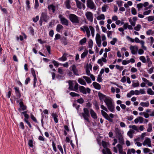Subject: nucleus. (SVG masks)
<instances>
[{
  "mask_svg": "<svg viewBox=\"0 0 154 154\" xmlns=\"http://www.w3.org/2000/svg\"><path fill=\"white\" fill-rule=\"evenodd\" d=\"M28 145L29 147L32 148L33 147V143L32 140H29L28 142Z\"/></svg>",
  "mask_w": 154,
  "mask_h": 154,
  "instance_id": "obj_56",
  "label": "nucleus"
},
{
  "mask_svg": "<svg viewBox=\"0 0 154 154\" xmlns=\"http://www.w3.org/2000/svg\"><path fill=\"white\" fill-rule=\"evenodd\" d=\"M88 54V51L87 50H85V51L82 54L81 56L82 58H84L86 57Z\"/></svg>",
  "mask_w": 154,
  "mask_h": 154,
  "instance_id": "obj_41",
  "label": "nucleus"
},
{
  "mask_svg": "<svg viewBox=\"0 0 154 154\" xmlns=\"http://www.w3.org/2000/svg\"><path fill=\"white\" fill-rule=\"evenodd\" d=\"M147 93L151 95H153L154 94V92L151 89L148 88L147 90Z\"/></svg>",
  "mask_w": 154,
  "mask_h": 154,
  "instance_id": "obj_48",
  "label": "nucleus"
},
{
  "mask_svg": "<svg viewBox=\"0 0 154 154\" xmlns=\"http://www.w3.org/2000/svg\"><path fill=\"white\" fill-rule=\"evenodd\" d=\"M86 5L87 7L91 10H95L96 9V6L92 0H87L86 1Z\"/></svg>",
  "mask_w": 154,
  "mask_h": 154,
  "instance_id": "obj_4",
  "label": "nucleus"
},
{
  "mask_svg": "<svg viewBox=\"0 0 154 154\" xmlns=\"http://www.w3.org/2000/svg\"><path fill=\"white\" fill-rule=\"evenodd\" d=\"M14 89L15 90L16 96L17 97L16 99H20L21 95L20 91L19 90V88L17 87H15L14 88Z\"/></svg>",
  "mask_w": 154,
  "mask_h": 154,
  "instance_id": "obj_13",
  "label": "nucleus"
},
{
  "mask_svg": "<svg viewBox=\"0 0 154 154\" xmlns=\"http://www.w3.org/2000/svg\"><path fill=\"white\" fill-rule=\"evenodd\" d=\"M86 42V38H84L80 41L79 44L81 45H83Z\"/></svg>",
  "mask_w": 154,
  "mask_h": 154,
  "instance_id": "obj_43",
  "label": "nucleus"
},
{
  "mask_svg": "<svg viewBox=\"0 0 154 154\" xmlns=\"http://www.w3.org/2000/svg\"><path fill=\"white\" fill-rule=\"evenodd\" d=\"M141 28V26L140 24H137V26H135L134 29L135 30L137 31H139Z\"/></svg>",
  "mask_w": 154,
  "mask_h": 154,
  "instance_id": "obj_46",
  "label": "nucleus"
},
{
  "mask_svg": "<svg viewBox=\"0 0 154 154\" xmlns=\"http://www.w3.org/2000/svg\"><path fill=\"white\" fill-rule=\"evenodd\" d=\"M31 71L32 75L34 77L33 86L34 87H36L35 84L37 82V79L35 73V71L34 69L33 68H32Z\"/></svg>",
  "mask_w": 154,
  "mask_h": 154,
  "instance_id": "obj_15",
  "label": "nucleus"
},
{
  "mask_svg": "<svg viewBox=\"0 0 154 154\" xmlns=\"http://www.w3.org/2000/svg\"><path fill=\"white\" fill-rule=\"evenodd\" d=\"M126 38L128 40L130 41L131 42H134V39L131 38L128 36H127Z\"/></svg>",
  "mask_w": 154,
  "mask_h": 154,
  "instance_id": "obj_63",
  "label": "nucleus"
},
{
  "mask_svg": "<svg viewBox=\"0 0 154 154\" xmlns=\"http://www.w3.org/2000/svg\"><path fill=\"white\" fill-rule=\"evenodd\" d=\"M71 67V68L72 71H73L74 74L76 75H79V74L78 73V70L76 68L75 65H72Z\"/></svg>",
  "mask_w": 154,
  "mask_h": 154,
  "instance_id": "obj_20",
  "label": "nucleus"
},
{
  "mask_svg": "<svg viewBox=\"0 0 154 154\" xmlns=\"http://www.w3.org/2000/svg\"><path fill=\"white\" fill-rule=\"evenodd\" d=\"M68 55V54L66 53H64L62 56V57L59 59V60L60 61H64L67 60L66 56Z\"/></svg>",
  "mask_w": 154,
  "mask_h": 154,
  "instance_id": "obj_26",
  "label": "nucleus"
},
{
  "mask_svg": "<svg viewBox=\"0 0 154 154\" xmlns=\"http://www.w3.org/2000/svg\"><path fill=\"white\" fill-rule=\"evenodd\" d=\"M113 32L111 31H108L106 32L108 38H112V35Z\"/></svg>",
  "mask_w": 154,
  "mask_h": 154,
  "instance_id": "obj_44",
  "label": "nucleus"
},
{
  "mask_svg": "<svg viewBox=\"0 0 154 154\" xmlns=\"http://www.w3.org/2000/svg\"><path fill=\"white\" fill-rule=\"evenodd\" d=\"M29 4L30 2L28 0H27L26 1V4L27 7V9L28 10H29L30 8Z\"/></svg>",
  "mask_w": 154,
  "mask_h": 154,
  "instance_id": "obj_60",
  "label": "nucleus"
},
{
  "mask_svg": "<svg viewBox=\"0 0 154 154\" xmlns=\"http://www.w3.org/2000/svg\"><path fill=\"white\" fill-rule=\"evenodd\" d=\"M104 102L107 106L110 105L113 103L112 99L109 97H107L105 99Z\"/></svg>",
  "mask_w": 154,
  "mask_h": 154,
  "instance_id": "obj_17",
  "label": "nucleus"
},
{
  "mask_svg": "<svg viewBox=\"0 0 154 154\" xmlns=\"http://www.w3.org/2000/svg\"><path fill=\"white\" fill-rule=\"evenodd\" d=\"M55 7L53 5H48V9L50 10H52L53 13H54L55 11Z\"/></svg>",
  "mask_w": 154,
  "mask_h": 154,
  "instance_id": "obj_32",
  "label": "nucleus"
},
{
  "mask_svg": "<svg viewBox=\"0 0 154 154\" xmlns=\"http://www.w3.org/2000/svg\"><path fill=\"white\" fill-rule=\"evenodd\" d=\"M90 113L91 117L94 119H96L97 118V114L92 109H91L90 110Z\"/></svg>",
  "mask_w": 154,
  "mask_h": 154,
  "instance_id": "obj_23",
  "label": "nucleus"
},
{
  "mask_svg": "<svg viewBox=\"0 0 154 154\" xmlns=\"http://www.w3.org/2000/svg\"><path fill=\"white\" fill-rule=\"evenodd\" d=\"M129 128H132L134 130L137 131H138L139 130L137 126L135 125H130L129 126Z\"/></svg>",
  "mask_w": 154,
  "mask_h": 154,
  "instance_id": "obj_45",
  "label": "nucleus"
},
{
  "mask_svg": "<svg viewBox=\"0 0 154 154\" xmlns=\"http://www.w3.org/2000/svg\"><path fill=\"white\" fill-rule=\"evenodd\" d=\"M121 145V144H119L117 145V146L119 149V152L123 151L122 146Z\"/></svg>",
  "mask_w": 154,
  "mask_h": 154,
  "instance_id": "obj_51",
  "label": "nucleus"
},
{
  "mask_svg": "<svg viewBox=\"0 0 154 154\" xmlns=\"http://www.w3.org/2000/svg\"><path fill=\"white\" fill-rule=\"evenodd\" d=\"M93 85L94 88L97 89L99 90L101 88L100 85L96 82H94L93 83Z\"/></svg>",
  "mask_w": 154,
  "mask_h": 154,
  "instance_id": "obj_29",
  "label": "nucleus"
},
{
  "mask_svg": "<svg viewBox=\"0 0 154 154\" xmlns=\"http://www.w3.org/2000/svg\"><path fill=\"white\" fill-rule=\"evenodd\" d=\"M131 53L133 54H137L138 50V47L136 45L131 46L130 47Z\"/></svg>",
  "mask_w": 154,
  "mask_h": 154,
  "instance_id": "obj_9",
  "label": "nucleus"
},
{
  "mask_svg": "<svg viewBox=\"0 0 154 154\" xmlns=\"http://www.w3.org/2000/svg\"><path fill=\"white\" fill-rule=\"evenodd\" d=\"M93 45V42L91 40H90L88 42V46L89 48H92Z\"/></svg>",
  "mask_w": 154,
  "mask_h": 154,
  "instance_id": "obj_50",
  "label": "nucleus"
},
{
  "mask_svg": "<svg viewBox=\"0 0 154 154\" xmlns=\"http://www.w3.org/2000/svg\"><path fill=\"white\" fill-rule=\"evenodd\" d=\"M139 43H140L141 45V47L143 49L145 50H147V48L144 46L145 42L144 41L141 40Z\"/></svg>",
  "mask_w": 154,
  "mask_h": 154,
  "instance_id": "obj_37",
  "label": "nucleus"
},
{
  "mask_svg": "<svg viewBox=\"0 0 154 154\" xmlns=\"http://www.w3.org/2000/svg\"><path fill=\"white\" fill-rule=\"evenodd\" d=\"M8 90L9 91L8 92V93L6 95V97L7 98H9L11 97V94L12 89L11 88H9Z\"/></svg>",
  "mask_w": 154,
  "mask_h": 154,
  "instance_id": "obj_42",
  "label": "nucleus"
},
{
  "mask_svg": "<svg viewBox=\"0 0 154 154\" xmlns=\"http://www.w3.org/2000/svg\"><path fill=\"white\" fill-rule=\"evenodd\" d=\"M101 112L102 115L106 119L110 122H112V119H111L108 114L104 110H101Z\"/></svg>",
  "mask_w": 154,
  "mask_h": 154,
  "instance_id": "obj_11",
  "label": "nucleus"
},
{
  "mask_svg": "<svg viewBox=\"0 0 154 154\" xmlns=\"http://www.w3.org/2000/svg\"><path fill=\"white\" fill-rule=\"evenodd\" d=\"M20 128L21 129L24 130L25 129V127L23 123L22 122H21L20 123Z\"/></svg>",
  "mask_w": 154,
  "mask_h": 154,
  "instance_id": "obj_62",
  "label": "nucleus"
},
{
  "mask_svg": "<svg viewBox=\"0 0 154 154\" xmlns=\"http://www.w3.org/2000/svg\"><path fill=\"white\" fill-rule=\"evenodd\" d=\"M78 88L79 85L77 82H75V85L74 86V89H73V90L77 92L78 90Z\"/></svg>",
  "mask_w": 154,
  "mask_h": 154,
  "instance_id": "obj_54",
  "label": "nucleus"
},
{
  "mask_svg": "<svg viewBox=\"0 0 154 154\" xmlns=\"http://www.w3.org/2000/svg\"><path fill=\"white\" fill-rule=\"evenodd\" d=\"M119 142L121 144L123 145L124 144V141L123 136L122 135L118 137Z\"/></svg>",
  "mask_w": 154,
  "mask_h": 154,
  "instance_id": "obj_25",
  "label": "nucleus"
},
{
  "mask_svg": "<svg viewBox=\"0 0 154 154\" xmlns=\"http://www.w3.org/2000/svg\"><path fill=\"white\" fill-rule=\"evenodd\" d=\"M69 87V89L70 90H73V83L72 81L69 80L68 82Z\"/></svg>",
  "mask_w": 154,
  "mask_h": 154,
  "instance_id": "obj_33",
  "label": "nucleus"
},
{
  "mask_svg": "<svg viewBox=\"0 0 154 154\" xmlns=\"http://www.w3.org/2000/svg\"><path fill=\"white\" fill-rule=\"evenodd\" d=\"M89 29L91 31L92 36L94 37V29L92 26H89V28L87 26H83L82 27L80 28V29L81 31L84 32H86L88 37L90 36L91 35Z\"/></svg>",
  "mask_w": 154,
  "mask_h": 154,
  "instance_id": "obj_1",
  "label": "nucleus"
},
{
  "mask_svg": "<svg viewBox=\"0 0 154 154\" xmlns=\"http://www.w3.org/2000/svg\"><path fill=\"white\" fill-rule=\"evenodd\" d=\"M84 119L88 122H90L89 117H90L89 111L87 108H84L83 112L81 114Z\"/></svg>",
  "mask_w": 154,
  "mask_h": 154,
  "instance_id": "obj_2",
  "label": "nucleus"
},
{
  "mask_svg": "<svg viewBox=\"0 0 154 154\" xmlns=\"http://www.w3.org/2000/svg\"><path fill=\"white\" fill-rule=\"evenodd\" d=\"M63 28V26L60 24H58L57 26L56 30L58 32H60V30Z\"/></svg>",
  "mask_w": 154,
  "mask_h": 154,
  "instance_id": "obj_39",
  "label": "nucleus"
},
{
  "mask_svg": "<svg viewBox=\"0 0 154 154\" xmlns=\"http://www.w3.org/2000/svg\"><path fill=\"white\" fill-rule=\"evenodd\" d=\"M96 40L97 44L98 47H100L101 44L100 36L98 33H97L96 37Z\"/></svg>",
  "mask_w": 154,
  "mask_h": 154,
  "instance_id": "obj_10",
  "label": "nucleus"
},
{
  "mask_svg": "<svg viewBox=\"0 0 154 154\" xmlns=\"http://www.w3.org/2000/svg\"><path fill=\"white\" fill-rule=\"evenodd\" d=\"M69 94L72 97H79V94L75 92H71Z\"/></svg>",
  "mask_w": 154,
  "mask_h": 154,
  "instance_id": "obj_52",
  "label": "nucleus"
},
{
  "mask_svg": "<svg viewBox=\"0 0 154 154\" xmlns=\"http://www.w3.org/2000/svg\"><path fill=\"white\" fill-rule=\"evenodd\" d=\"M114 132L117 137L122 135L121 130L118 128H115Z\"/></svg>",
  "mask_w": 154,
  "mask_h": 154,
  "instance_id": "obj_18",
  "label": "nucleus"
},
{
  "mask_svg": "<svg viewBox=\"0 0 154 154\" xmlns=\"http://www.w3.org/2000/svg\"><path fill=\"white\" fill-rule=\"evenodd\" d=\"M78 82L80 84H81L86 85V83L85 81L82 79L79 78L78 79Z\"/></svg>",
  "mask_w": 154,
  "mask_h": 154,
  "instance_id": "obj_35",
  "label": "nucleus"
},
{
  "mask_svg": "<svg viewBox=\"0 0 154 154\" xmlns=\"http://www.w3.org/2000/svg\"><path fill=\"white\" fill-rule=\"evenodd\" d=\"M77 101L78 103L80 104H82L84 103V100L82 98H81L77 100Z\"/></svg>",
  "mask_w": 154,
  "mask_h": 154,
  "instance_id": "obj_58",
  "label": "nucleus"
},
{
  "mask_svg": "<svg viewBox=\"0 0 154 154\" xmlns=\"http://www.w3.org/2000/svg\"><path fill=\"white\" fill-rule=\"evenodd\" d=\"M102 61L104 63H106V62L107 60L106 59L102 57L101 59H99L97 61V63L100 64L101 66H102L103 65Z\"/></svg>",
  "mask_w": 154,
  "mask_h": 154,
  "instance_id": "obj_24",
  "label": "nucleus"
},
{
  "mask_svg": "<svg viewBox=\"0 0 154 154\" xmlns=\"http://www.w3.org/2000/svg\"><path fill=\"white\" fill-rule=\"evenodd\" d=\"M70 1L69 0H66L65 2V5L66 8L68 9H69L71 8L70 5Z\"/></svg>",
  "mask_w": 154,
  "mask_h": 154,
  "instance_id": "obj_40",
  "label": "nucleus"
},
{
  "mask_svg": "<svg viewBox=\"0 0 154 154\" xmlns=\"http://www.w3.org/2000/svg\"><path fill=\"white\" fill-rule=\"evenodd\" d=\"M59 18L60 19L61 23L62 24L66 26H68L69 24L68 20L62 15H59Z\"/></svg>",
  "mask_w": 154,
  "mask_h": 154,
  "instance_id": "obj_7",
  "label": "nucleus"
},
{
  "mask_svg": "<svg viewBox=\"0 0 154 154\" xmlns=\"http://www.w3.org/2000/svg\"><path fill=\"white\" fill-rule=\"evenodd\" d=\"M47 20V14L45 13H42L40 18V21L42 22H46Z\"/></svg>",
  "mask_w": 154,
  "mask_h": 154,
  "instance_id": "obj_22",
  "label": "nucleus"
},
{
  "mask_svg": "<svg viewBox=\"0 0 154 154\" xmlns=\"http://www.w3.org/2000/svg\"><path fill=\"white\" fill-rule=\"evenodd\" d=\"M131 13L132 14L135 15L137 14V11L136 9L134 8H131Z\"/></svg>",
  "mask_w": 154,
  "mask_h": 154,
  "instance_id": "obj_55",
  "label": "nucleus"
},
{
  "mask_svg": "<svg viewBox=\"0 0 154 154\" xmlns=\"http://www.w3.org/2000/svg\"><path fill=\"white\" fill-rule=\"evenodd\" d=\"M101 112L102 115L106 119L110 122H112V119H111L108 114L104 110H101Z\"/></svg>",
  "mask_w": 154,
  "mask_h": 154,
  "instance_id": "obj_12",
  "label": "nucleus"
},
{
  "mask_svg": "<svg viewBox=\"0 0 154 154\" xmlns=\"http://www.w3.org/2000/svg\"><path fill=\"white\" fill-rule=\"evenodd\" d=\"M142 144L143 146L147 145L149 147H151V144L150 139L148 138H146Z\"/></svg>",
  "mask_w": 154,
  "mask_h": 154,
  "instance_id": "obj_16",
  "label": "nucleus"
},
{
  "mask_svg": "<svg viewBox=\"0 0 154 154\" xmlns=\"http://www.w3.org/2000/svg\"><path fill=\"white\" fill-rule=\"evenodd\" d=\"M140 84L139 82L137 81V82L133 83L132 84V86L134 87H137L139 86Z\"/></svg>",
  "mask_w": 154,
  "mask_h": 154,
  "instance_id": "obj_57",
  "label": "nucleus"
},
{
  "mask_svg": "<svg viewBox=\"0 0 154 154\" xmlns=\"http://www.w3.org/2000/svg\"><path fill=\"white\" fill-rule=\"evenodd\" d=\"M87 19L91 22H92L94 18L93 14L90 11H87L85 13Z\"/></svg>",
  "mask_w": 154,
  "mask_h": 154,
  "instance_id": "obj_8",
  "label": "nucleus"
},
{
  "mask_svg": "<svg viewBox=\"0 0 154 154\" xmlns=\"http://www.w3.org/2000/svg\"><path fill=\"white\" fill-rule=\"evenodd\" d=\"M108 109L111 112H113L115 110V107L114 103L107 106Z\"/></svg>",
  "mask_w": 154,
  "mask_h": 154,
  "instance_id": "obj_28",
  "label": "nucleus"
},
{
  "mask_svg": "<svg viewBox=\"0 0 154 154\" xmlns=\"http://www.w3.org/2000/svg\"><path fill=\"white\" fill-rule=\"evenodd\" d=\"M140 105L143 107H147L149 105V103L148 101L145 102H141L140 103Z\"/></svg>",
  "mask_w": 154,
  "mask_h": 154,
  "instance_id": "obj_34",
  "label": "nucleus"
},
{
  "mask_svg": "<svg viewBox=\"0 0 154 154\" xmlns=\"http://www.w3.org/2000/svg\"><path fill=\"white\" fill-rule=\"evenodd\" d=\"M83 78L85 80L88 84H90L91 83V81L90 78L87 76H83Z\"/></svg>",
  "mask_w": 154,
  "mask_h": 154,
  "instance_id": "obj_36",
  "label": "nucleus"
},
{
  "mask_svg": "<svg viewBox=\"0 0 154 154\" xmlns=\"http://www.w3.org/2000/svg\"><path fill=\"white\" fill-rule=\"evenodd\" d=\"M152 130V124L150 123L148 124V128L147 129V131L148 132H150Z\"/></svg>",
  "mask_w": 154,
  "mask_h": 154,
  "instance_id": "obj_49",
  "label": "nucleus"
},
{
  "mask_svg": "<svg viewBox=\"0 0 154 154\" xmlns=\"http://www.w3.org/2000/svg\"><path fill=\"white\" fill-rule=\"evenodd\" d=\"M69 19L72 23H79V17L75 14H70L69 15Z\"/></svg>",
  "mask_w": 154,
  "mask_h": 154,
  "instance_id": "obj_3",
  "label": "nucleus"
},
{
  "mask_svg": "<svg viewBox=\"0 0 154 154\" xmlns=\"http://www.w3.org/2000/svg\"><path fill=\"white\" fill-rule=\"evenodd\" d=\"M102 144L104 149L102 150V152L104 154H112L110 149L107 148V144L106 142L102 141Z\"/></svg>",
  "mask_w": 154,
  "mask_h": 154,
  "instance_id": "obj_5",
  "label": "nucleus"
},
{
  "mask_svg": "<svg viewBox=\"0 0 154 154\" xmlns=\"http://www.w3.org/2000/svg\"><path fill=\"white\" fill-rule=\"evenodd\" d=\"M147 57V62L148 63V66L149 67H150L152 65V63L150 59L148 57V56Z\"/></svg>",
  "mask_w": 154,
  "mask_h": 154,
  "instance_id": "obj_47",
  "label": "nucleus"
},
{
  "mask_svg": "<svg viewBox=\"0 0 154 154\" xmlns=\"http://www.w3.org/2000/svg\"><path fill=\"white\" fill-rule=\"evenodd\" d=\"M105 18V17L103 14H101L100 15L97 16V18L98 20H104Z\"/></svg>",
  "mask_w": 154,
  "mask_h": 154,
  "instance_id": "obj_38",
  "label": "nucleus"
},
{
  "mask_svg": "<svg viewBox=\"0 0 154 154\" xmlns=\"http://www.w3.org/2000/svg\"><path fill=\"white\" fill-rule=\"evenodd\" d=\"M117 41V39L116 38H113L112 40L110 42V43L111 45H114Z\"/></svg>",
  "mask_w": 154,
  "mask_h": 154,
  "instance_id": "obj_59",
  "label": "nucleus"
},
{
  "mask_svg": "<svg viewBox=\"0 0 154 154\" xmlns=\"http://www.w3.org/2000/svg\"><path fill=\"white\" fill-rule=\"evenodd\" d=\"M31 71L32 75L34 77L33 86L34 87H36L35 84L37 82V79L35 73V71L34 69L33 68H32Z\"/></svg>",
  "mask_w": 154,
  "mask_h": 154,
  "instance_id": "obj_14",
  "label": "nucleus"
},
{
  "mask_svg": "<svg viewBox=\"0 0 154 154\" xmlns=\"http://www.w3.org/2000/svg\"><path fill=\"white\" fill-rule=\"evenodd\" d=\"M52 116L54 119V121L56 123H57L58 122V120L57 119L58 115L56 113H53L52 114Z\"/></svg>",
  "mask_w": 154,
  "mask_h": 154,
  "instance_id": "obj_31",
  "label": "nucleus"
},
{
  "mask_svg": "<svg viewBox=\"0 0 154 154\" xmlns=\"http://www.w3.org/2000/svg\"><path fill=\"white\" fill-rule=\"evenodd\" d=\"M140 60L143 63L146 62V59L145 57L144 56H141L140 57Z\"/></svg>",
  "mask_w": 154,
  "mask_h": 154,
  "instance_id": "obj_53",
  "label": "nucleus"
},
{
  "mask_svg": "<svg viewBox=\"0 0 154 154\" xmlns=\"http://www.w3.org/2000/svg\"><path fill=\"white\" fill-rule=\"evenodd\" d=\"M116 67L117 69H118L120 71H122V70L123 69V66H120L118 65H116Z\"/></svg>",
  "mask_w": 154,
  "mask_h": 154,
  "instance_id": "obj_61",
  "label": "nucleus"
},
{
  "mask_svg": "<svg viewBox=\"0 0 154 154\" xmlns=\"http://www.w3.org/2000/svg\"><path fill=\"white\" fill-rule=\"evenodd\" d=\"M77 7L80 9L82 8V4L79 0H75Z\"/></svg>",
  "mask_w": 154,
  "mask_h": 154,
  "instance_id": "obj_30",
  "label": "nucleus"
},
{
  "mask_svg": "<svg viewBox=\"0 0 154 154\" xmlns=\"http://www.w3.org/2000/svg\"><path fill=\"white\" fill-rule=\"evenodd\" d=\"M137 20V17H134L133 18L132 20L131 18H130L129 19V21L132 26H134L135 25L136 21Z\"/></svg>",
  "mask_w": 154,
  "mask_h": 154,
  "instance_id": "obj_19",
  "label": "nucleus"
},
{
  "mask_svg": "<svg viewBox=\"0 0 154 154\" xmlns=\"http://www.w3.org/2000/svg\"><path fill=\"white\" fill-rule=\"evenodd\" d=\"M134 132V131L133 130L130 129L129 131H128L127 134L130 138H132L133 137V134Z\"/></svg>",
  "mask_w": 154,
  "mask_h": 154,
  "instance_id": "obj_27",
  "label": "nucleus"
},
{
  "mask_svg": "<svg viewBox=\"0 0 154 154\" xmlns=\"http://www.w3.org/2000/svg\"><path fill=\"white\" fill-rule=\"evenodd\" d=\"M100 107L101 109H103L102 110H104L107 112H108V110L103 105H101Z\"/></svg>",
  "mask_w": 154,
  "mask_h": 154,
  "instance_id": "obj_64",
  "label": "nucleus"
},
{
  "mask_svg": "<svg viewBox=\"0 0 154 154\" xmlns=\"http://www.w3.org/2000/svg\"><path fill=\"white\" fill-rule=\"evenodd\" d=\"M80 92L84 94H86L87 93H90L91 92V89L88 88H86L83 86H80L79 87Z\"/></svg>",
  "mask_w": 154,
  "mask_h": 154,
  "instance_id": "obj_6",
  "label": "nucleus"
},
{
  "mask_svg": "<svg viewBox=\"0 0 154 154\" xmlns=\"http://www.w3.org/2000/svg\"><path fill=\"white\" fill-rule=\"evenodd\" d=\"M98 96L99 97L100 100L102 101L103 100L104 101L105 99L107 98L106 97V95L103 94L100 92H99L98 93Z\"/></svg>",
  "mask_w": 154,
  "mask_h": 154,
  "instance_id": "obj_21",
  "label": "nucleus"
}]
</instances>
